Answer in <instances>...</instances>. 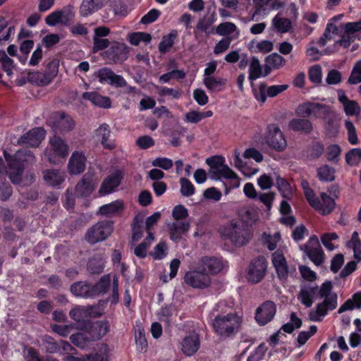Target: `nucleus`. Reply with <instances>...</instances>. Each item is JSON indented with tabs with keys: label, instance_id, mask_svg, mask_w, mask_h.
<instances>
[{
	"label": "nucleus",
	"instance_id": "obj_1",
	"mask_svg": "<svg viewBox=\"0 0 361 361\" xmlns=\"http://www.w3.org/2000/svg\"><path fill=\"white\" fill-rule=\"evenodd\" d=\"M4 157L8 165V168L5 172L8 175L13 183L19 184L25 169L24 164H32L35 160V157L29 149L18 150L13 157L4 152Z\"/></svg>",
	"mask_w": 361,
	"mask_h": 361
},
{
	"label": "nucleus",
	"instance_id": "obj_2",
	"mask_svg": "<svg viewBox=\"0 0 361 361\" xmlns=\"http://www.w3.org/2000/svg\"><path fill=\"white\" fill-rule=\"evenodd\" d=\"M242 322V317L236 312H230L216 315L212 326L217 336L226 338L235 336L239 331Z\"/></svg>",
	"mask_w": 361,
	"mask_h": 361
},
{
	"label": "nucleus",
	"instance_id": "obj_3",
	"mask_svg": "<svg viewBox=\"0 0 361 361\" xmlns=\"http://www.w3.org/2000/svg\"><path fill=\"white\" fill-rule=\"evenodd\" d=\"M225 159L221 156H214L207 159L206 163L209 166V176L211 179L219 180L221 177L231 179V188H238L240 185L237 174L228 166L224 164Z\"/></svg>",
	"mask_w": 361,
	"mask_h": 361
},
{
	"label": "nucleus",
	"instance_id": "obj_4",
	"mask_svg": "<svg viewBox=\"0 0 361 361\" xmlns=\"http://www.w3.org/2000/svg\"><path fill=\"white\" fill-rule=\"evenodd\" d=\"M226 232L228 238L237 247L245 245L252 238L248 226L241 220L232 221Z\"/></svg>",
	"mask_w": 361,
	"mask_h": 361
},
{
	"label": "nucleus",
	"instance_id": "obj_5",
	"mask_svg": "<svg viewBox=\"0 0 361 361\" xmlns=\"http://www.w3.org/2000/svg\"><path fill=\"white\" fill-rule=\"evenodd\" d=\"M113 231L114 221L109 220L99 221L87 229L85 239L89 243L95 244L108 238Z\"/></svg>",
	"mask_w": 361,
	"mask_h": 361
},
{
	"label": "nucleus",
	"instance_id": "obj_6",
	"mask_svg": "<svg viewBox=\"0 0 361 361\" xmlns=\"http://www.w3.org/2000/svg\"><path fill=\"white\" fill-rule=\"evenodd\" d=\"M331 113L330 106L310 102L299 104L295 109V114L304 118H326Z\"/></svg>",
	"mask_w": 361,
	"mask_h": 361
},
{
	"label": "nucleus",
	"instance_id": "obj_7",
	"mask_svg": "<svg viewBox=\"0 0 361 361\" xmlns=\"http://www.w3.org/2000/svg\"><path fill=\"white\" fill-rule=\"evenodd\" d=\"M268 262L264 256H258L249 264L246 270V279L249 282L257 283L266 275Z\"/></svg>",
	"mask_w": 361,
	"mask_h": 361
},
{
	"label": "nucleus",
	"instance_id": "obj_8",
	"mask_svg": "<svg viewBox=\"0 0 361 361\" xmlns=\"http://www.w3.org/2000/svg\"><path fill=\"white\" fill-rule=\"evenodd\" d=\"M300 248L316 266H320L323 264L324 252L316 235L311 236L308 242L301 245Z\"/></svg>",
	"mask_w": 361,
	"mask_h": 361
},
{
	"label": "nucleus",
	"instance_id": "obj_9",
	"mask_svg": "<svg viewBox=\"0 0 361 361\" xmlns=\"http://www.w3.org/2000/svg\"><path fill=\"white\" fill-rule=\"evenodd\" d=\"M101 55L110 63H121L128 59V48L124 43L113 42Z\"/></svg>",
	"mask_w": 361,
	"mask_h": 361
},
{
	"label": "nucleus",
	"instance_id": "obj_10",
	"mask_svg": "<svg viewBox=\"0 0 361 361\" xmlns=\"http://www.w3.org/2000/svg\"><path fill=\"white\" fill-rule=\"evenodd\" d=\"M323 302L317 305L316 310L310 312V320L314 322H320L322 317L325 316L328 311L336 309L337 306V295L334 293L331 295L324 297Z\"/></svg>",
	"mask_w": 361,
	"mask_h": 361
},
{
	"label": "nucleus",
	"instance_id": "obj_11",
	"mask_svg": "<svg viewBox=\"0 0 361 361\" xmlns=\"http://www.w3.org/2000/svg\"><path fill=\"white\" fill-rule=\"evenodd\" d=\"M110 325L107 320L87 322L85 323V331L88 341H96L101 339L109 331Z\"/></svg>",
	"mask_w": 361,
	"mask_h": 361
},
{
	"label": "nucleus",
	"instance_id": "obj_12",
	"mask_svg": "<svg viewBox=\"0 0 361 361\" xmlns=\"http://www.w3.org/2000/svg\"><path fill=\"white\" fill-rule=\"evenodd\" d=\"M52 128L55 133L71 131L75 126L72 117L64 112H55L52 114Z\"/></svg>",
	"mask_w": 361,
	"mask_h": 361
},
{
	"label": "nucleus",
	"instance_id": "obj_13",
	"mask_svg": "<svg viewBox=\"0 0 361 361\" xmlns=\"http://www.w3.org/2000/svg\"><path fill=\"white\" fill-rule=\"evenodd\" d=\"M97 184L94 173L88 171L75 185V195L78 197H89L94 190Z\"/></svg>",
	"mask_w": 361,
	"mask_h": 361
},
{
	"label": "nucleus",
	"instance_id": "obj_14",
	"mask_svg": "<svg viewBox=\"0 0 361 361\" xmlns=\"http://www.w3.org/2000/svg\"><path fill=\"white\" fill-rule=\"evenodd\" d=\"M185 283L195 288H205L211 284V279L202 269V271H190L184 276Z\"/></svg>",
	"mask_w": 361,
	"mask_h": 361
},
{
	"label": "nucleus",
	"instance_id": "obj_15",
	"mask_svg": "<svg viewBox=\"0 0 361 361\" xmlns=\"http://www.w3.org/2000/svg\"><path fill=\"white\" fill-rule=\"evenodd\" d=\"M95 75L101 83H106L115 87H123L127 85L126 80L120 75L116 74L111 68H100Z\"/></svg>",
	"mask_w": 361,
	"mask_h": 361
},
{
	"label": "nucleus",
	"instance_id": "obj_16",
	"mask_svg": "<svg viewBox=\"0 0 361 361\" xmlns=\"http://www.w3.org/2000/svg\"><path fill=\"white\" fill-rule=\"evenodd\" d=\"M267 143L277 151H282L286 147V142L279 127L276 124L268 126Z\"/></svg>",
	"mask_w": 361,
	"mask_h": 361
},
{
	"label": "nucleus",
	"instance_id": "obj_17",
	"mask_svg": "<svg viewBox=\"0 0 361 361\" xmlns=\"http://www.w3.org/2000/svg\"><path fill=\"white\" fill-rule=\"evenodd\" d=\"M276 307L274 302L268 300L264 302L256 310L255 319L260 325H265L274 317Z\"/></svg>",
	"mask_w": 361,
	"mask_h": 361
},
{
	"label": "nucleus",
	"instance_id": "obj_18",
	"mask_svg": "<svg viewBox=\"0 0 361 361\" xmlns=\"http://www.w3.org/2000/svg\"><path fill=\"white\" fill-rule=\"evenodd\" d=\"M45 133L43 128H34L21 136L18 139V143L32 147H38L42 140L44 138Z\"/></svg>",
	"mask_w": 361,
	"mask_h": 361
},
{
	"label": "nucleus",
	"instance_id": "obj_19",
	"mask_svg": "<svg viewBox=\"0 0 361 361\" xmlns=\"http://www.w3.org/2000/svg\"><path fill=\"white\" fill-rule=\"evenodd\" d=\"M86 166V157L82 152H74L69 159L68 171L72 175H78L82 173Z\"/></svg>",
	"mask_w": 361,
	"mask_h": 361
},
{
	"label": "nucleus",
	"instance_id": "obj_20",
	"mask_svg": "<svg viewBox=\"0 0 361 361\" xmlns=\"http://www.w3.org/2000/svg\"><path fill=\"white\" fill-rule=\"evenodd\" d=\"M317 291L318 286L316 285H303L301 286L300 291L298 295V299L306 307H310L314 302V298Z\"/></svg>",
	"mask_w": 361,
	"mask_h": 361
},
{
	"label": "nucleus",
	"instance_id": "obj_21",
	"mask_svg": "<svg viewBox=\"0 0 361 361\" xmlns=\"http://www.w3.org/2000/svg\"><path fill=\"white\" fill-rule=\"evenodd\" d=\"M190 228V224L188 221H175L169 225L170 238L178 243L180 240L182 235L188 233Z\"/></svg>",
	"mask_w": 361,
	"mask_h": 361
},
{
	"label": "nucleus",
	"instance_id": "obj_22",
	"mask_svg": "<svg viewBox=\"0 0 361 361\" xmlns=\"http://www.w3.org/2000/svg\"><path fill=\"white\" fill-rule=\"evenodd\" d=\"M121 179L122 176L118 171L109 175L102 182L99 193L105 195L112 192L120 185Z\"/></svg>",
	"mask_w": 361,
	"mask_h": 361
},
{
	"label": "nucleus",
	"instance_id": "obj_23",
	"mask_svg": "<svg viewBox=\"0 0 361 361\" xmlns=\"http://www.w3.org/2000/svg\"><path fill=\"white\" fill-rule=\"evenodd\" d=\"M202 270L207 274H216L224 268L221 259L217 257H204L201 259Z\"/></svg>",
	"mask_w": 361,
	"mask_h": 361
},
{
	"label": "nucleus",
	"instance_id": "obj_24",
	"mask_svg": "<svg viewBox=\"0 0 361 361\" xmlns=\"http://www.w3.org/2000/svg\"><path fill=\"white\" fill-rule=\"evenodd\" d=\"M338 101L343 104L345 112L348 116L357 115L360 112V107L355 100H350L342 90L337 91Z\"/></svg>",
	"mask_w": 361,
	"mask_h": 361
},
{
	"label": "nucleus",
	"instance_id": "obj_25",
	"mask_svg": "<svg viewBox=\"0 0 361 361\" xmlns=\"http://www.w3.org/2000/svg\"><path fill=\"white\" fill-rule=\"evenodd\" d=\"M109 0H82L80 14L86 17L104 6Z\"/></svg>",
	"mask_w": 361,
	"mask_h": 361
},
{
	"label": "nucleus",
	"instance_id": "obj_26",
	"mask_svg": "<svg viewBox=\"0 0 361 361\" xmlns=\"http://www.w3.org/2000/svg\"><path fill=\"white\" fill-rule=\"evenodd\" d=\"M71 292L76 297L93 298L92 287L86 281H78L73 283L70 287Z\"/></svg>",
	"mask_w": 361,
	"mask_h": 361
},
{
	"label": "nucleus",
	"instance_id": "obj_27",
	"mask_svg": "<svg viewBox=\"0 0 361 361\" xmlns=\"http://www.w3.org/2000/svg\"><path fill=\"white\" fill-rule=\"evenodd\" d=\"M82 98L100 108L109 109L111 106V101L109 97L102 96L96 92H85L82 94Z\"/></svg>",
	"mask_w": 361,
	"mask_h": 361
},
{
	"label": "nucleus",
	"instance_id": "obj_28",
	"mask_svg": "<svg viewBox=\"0 0 361 361\" xmlns=\"http://www.w3.org/2000/svg\"><path fill=\"white\" fill-rule=\"evenodd\" d=\"M200 348V338L196 334L186 336L182 342V351L188 356L195 354Z\"/></svg>",
	"mask_w": 361,
	"mask_h": 361
},
{
	"label": "nucleus",
	"instance_id": "obj_29",
	"mask_svg": "<svg viewBox=\"0 0 361 361\" xmlns=\"http://www.w3.org/2000/svg\"><path fill=\"white\" fill-rule=\"evenodd\" d=\"M288 127L293 131L310 134L313 130L312 123L307 118H293L289 121Z\"/></svg>",
	"mask_w": 361,
	"mask_h": 361
},
{
	"label": "nucleus",
	"instance_id": "obj_30",
	"mask_svg": "<svg viewBox=\"0 0 361 361\" xmlns=\"http://www.w3.org/2000/svg\"><path fill=\"white\" fill-rule=\"evenodd\" d=\"M123 209L124 204L123 201L116 200L100 207L97 214L107 217H111L120 214Z\"/></svg>",
	"mask_w": 361,
	"mask_h": 361
},
{
	"label": "nucleus",
	"instance_id": "obj_31",
	"mask_svg": "<svg viewBox=\"0 0 361 361\" xmlns=\"http://www.w3.org/2000/svg\"><path fill=\"white\" fill-rule=\"evenodd\" d=\"M43 177L47 184L56 186L64 181L66 173L58 169H47L43 171Z\"/></svg>",
	"mask_w": 361,
	"mask_h": 361
},
{
	"label": "nucleus",
	"instance_id": "obj_32",
	"mask_svg": "<svg viewBox=\"0 0 361 361\" xmlns=\"http://www.w3.org/2000/svg\"><path fill=\"white\" fill-rule=\"evenodd\" d=\"M110 134V127L106 123L102 124L94 131L95 137H97L98 140H101L102 146L104 148L111 149L115 147V145L109 140Z\"/></svg>",
	"mask_w": 361,
	"mask_h": 361
},
{
	"label": "nucleus",
	"instance_id": "obj_33",
	"mask_svg": "<svg viewBox=\"0 0 361 361\" xmlns=\"http://www.w3.org/2000/svg\"><path fill=\"white\" fill-rule=\"evenodd\" d=\"M321 200H319L318 207L314 208L319 211L322 215H327L332 212L336 206L334 200L326 192H322Z\"/></svg>",
	"mask_w": 361,
	"mask_h": 361
},
{
	"label": "nucleus",
	"instance_id": "obj_34",
	"mask_svg": "<svg viewBox=\"0 0 361 361\" xmlns=\"http://www.w3.org/2000/svg\"><path fill=\"white\" fill-rule=\"evenodd\" d=\"M51 149L59 157L64 158L68 155V145L66 142L59 137L54 136L50 141Z\"/></svg>",
	"mask_w": 361,
	"mask_h": 361
},
{
	"label": "nucleus",
	"instance_id": "obj_35",
	"mask_svg": "<svg viewBox=\"0 0 361 361\" xmlns=\"http://www.w3.org/2000/svg\"><path fill=\"white\" fill-rule=\"evenodd\" d=\"M27 80L38 86H46L51 82L50 78L47 75L46 73L38 71L28 73Z\"/></svg>",
	"mask_w": 361,
	"mask_h": 361
},
{
	"label": "nucleus",
	"instance_id": "obj_36",
	"mask_svg": "<svg viewBox=\"0 0 361 361\" xmlns=\"http://www.w3.org/2000/svg\"><path fill=\"white\" fill-rule=\"evenodd\" d=\"M111 285V277L109 274L103 276L98 283L92 285L94 297L101 293H105Z\"/></svg>",
	"mask_w": 361,
	"mask_h": 361
},
{
	"label": "nucleus",
	"instance_id": "obj_37",
	"mask_svg": "<svg viewBox=\"0 0 361 361\" xmlns=\"http://www.w3.org/2000/svg\"><path fill=\"white\" fill-rule=\"evenodd\" d=\"M273 27L277 32L285 33L290 30L291 28V21L286 18H281L276 15L271 21Z\"/></svg>",
	"mask_w": 361,
	"mask_h": 361
},
{
	"label": "nucleus",
	"instance_id": "obj_38",
	"mask_svg": "<svg viewBox=\"0 0 361 361\" xmlns=\"http://www.w3.org/2000/svg\"><path fill=\"white\" fill-rule=\"evenodd\" d=\"M203 83L208 90L211 92H219L221 87L225 85V80L221 78L205 77Z\"/></svg>",
	"mask_w": 361,
	"mask_h": 361
},
{
	"label": "nucleus",
	"instance_id": "obj_39",
	"mask_svg": "<svg viewBox=\"0 0 361 361\" xmlns=\"http://www.w3.org/2000/svg\"><path fill=\"white\" fill-rule=\"evenodd\" d=\"M276 185L283 198L287 200L290 199L293 194L292 188L286 179L280 176H277L276 179Z\"/></svg>",
	"mask_w": 361,
	"mask_h": 361
},
{
	"label": "nucleus",
	"instance_id": "obj_40",
	"mask_svg": "<svg viewBox=\"0 0 361 361\" xmlns=\"http://www.w3.org/2000/svg\"><path fill=\"white\" fill-rule=\"evenodd\" d=\"M338 27L332 23H328L325 30L321 37L319 39L317 43L320 47H324L328 40H331L334 35L337 34Z\"/></svg>",
	"mask_w": 361,
	"mask_h": 361
},
{
	"label": "nucleus",
	"instance_id": "obj_41",
	"mask_svg": "<svg viewBox=\"0 0 361 361\" xmlns=\"http://www.w3.org/2000/svg\"><path fill=\"white\" fill-rule=\"evenodd\" d=\"M262 74V70L259 61L257 57L253 56L249 68V80L252 82L253 80L259 78Z\"/></svg>",
	"mask_w": 361,
	"mask_h": 361
},
{
	"label": "nucleus",
	"instance_id": "obj_42",
	"mask_svg": "<svg viewBox=\"0 0 361 361\" xmlns=\"http://www.w3.org/2000/svg\"><path fill=\"white\" fill-rule=\"evenodd\" d=\"M335 169L328 165H324L318 169V177L322 181L331 182L334 180Z\"/></svg>",
	"mask_w": 361,
	"mask_h": 361
},
{
	"label": "nucleus",
	"instance_id": "obj_43",
	"mask_svg": "<svg viewBox=\"0 0 361 361\" xmlns=\"http://www.w3.org/2000/svg\"><path fill=\"white\" fill-rule=\"evenodd\" d=\"M73 6L69 4L59 10L61 16V23L63 25H68L74 18Z\"/></svg>",
	"mask_w": 361,
	"mask_h": 361
},
{
	"label": "nucleus",
	"instance_id": "obj_44",
	"mask_svg": "<svg viewBox=\"0 0 361 361\" xmlns=\"http://www.w3.org/2000/svg\"><path fill=\"white\" fill-rule=\"evenodd\" d=\"M186 76V74L183 70H172L166 73L161 75L159 80L161 83H166L171 79H184Z\"/></svg>",
	"mask_w": 361,
	"mask_h": 361
},
{
	"label": "nucleus",
	"instance_id": "obj_45",
	"mask_svg": "<svg viewBox=\"0 0 361 361\" xmlns=\"http://www.w3.org/2000/svg\"><path fill=\"white\" fill-rule=\"evenodd\" d=\"M176 37V33L171 32L168 35L164 36L159 44V50L161 53L164 54L169 51L173 45L174 39Z\"/></svg>",
	"mask_w": 361,
	"mask_h": 361
},
{
	"label": "nucleus",
	"instance_id": "obj_46",
	"mask_svg": "<svg viewBox=\"0 0 361 361\" xmlns=\"http://www.w3.org/2000/svg\"><path fill=\"white\" fill-rule=\"evenodd\" d=\"M325 121V129L330 135H335L338 131V122L334 113L331 111L330 115L326 118H324Z\"/></svg>",
	"mask_w": 361,
	"mask_h": 361
},
{
	"label": "nucleus",
	"instance_id": "obj_47",
	"mask_svg": "<svg viewBox=\"0 0 361 361\" xmlns=\"http://www.w3.org/2000/svg\"><path fill=\"white\" fill-rule=\"evenodd\" d=\"M268 348L266 345L262 343H261L255 351L250 354L247 361H263L265 358V355Z\"/></svg>",
	"mask_w": 361,
	"mask_h": 361
},
{
	"label": "nucleus",
	"instance_id": "obj_48",
	"mask_svg": "<svg viewBox=\"0 0 361 361\" xmlns=\"http://www.w3.org/2000/svg\"><path fill=\"white\" fill-rule=\"evenodd\" d=\"M180 194L184 197H190L195 193V187L192 183L186 178H181L180 180Z\"/></svg>",
	"mask_w": 361,
	"mask_h": 361
},
{
	"label": "nucleus",
	"instance_id": "obj_49",
	"mask_svg": "<svg viewBox=\"0 0 361 361\" xmlns=\"http://www.w3.org/2000/svg\"><path fill=\"white\" fill-rule=\"evenodd\" d=\"M345 161L348 165L356 166L361 161V149L354 148L345 154Z\"/></svg>",
	"mask_w": 361,
	"mask_h": 361
},
{
	"label": "nucleus",
	"instance_id": "obj_50",
	"mask_svg": "<svg viewBox=\"0 0 361 361\" xmlns=\"http://www.w3.org/2000/svg\"><path fill=\"white\" fill-rule=\"evenodd\" d=\"M237 30L236 25L231 22H225L219 24L216 28V34L221 36L228 35Z\"/></svg>",
	"mask_w": 361,
	"mask_h": 361
},
{
	"label": "nucleus",
	"instance_id": "obj_51",
	"mask_svg": "<svg viewBox=\"0 0 361 361\" xmlns=\"http://www.w3.org/2000/svg\"><path fill=\"white\" fill-rule=\"evenodd\" d=\"M285 62V59L277 53H273L265 59V63L270 64L274 69H279Z\"/></svg>",
	"mask_w": 361,
	"mask_h": 361
},
{
	"label": "nucleus",
	"instance_id": "obj_52",
	"mask_svg": "<svg viewBox=\"0 0 361 361\" xmlns=\"http://www.w3.org/2000/svg\"><path fill=\"white\" fill-rule=\"evenodd\" d=\"M71 341L76 346L80 348H85L87 345L88 341L87 336L85 333H77L70 336Z\"/></svg>",
	"mask_w": 361,
	"mask_h": 361
},
{
	"label": "nucleus",
	"instance_id": "obj_53",
	"mask_svg": "<svg viewBox=\"0 0 361 361\" xmlns=\"http://www.w3.org/2000/svg\"><path fill=\"white\" fill-rule=\"evenodd\" d=\"M87 311L85 306H77L69 312V316L74 321L80 322L87 318Z\"/></svg>",
	"mask_w": 361,
	"mask_h": 361
},
{
	"label": "nucleus",
	"instance_id": "obj_54",
	"mask_svg": "<svg viewBox=\"0 0 361 361\" xmlns=\"http://www.w3.org/2000/svg\"><path fill=\"white\" fill-rule=\"evenodd\" d=\"M348 82L351 85L361 82V60L358 61L353 66Z\"/></svg>",
	"mask_w": 361,
	"mask_h": 361
},
{
	"label": "nucleus",
	"instance_id": "obj_55",
	"mask_svg": "<svg viewBox=\"0 0 361 361\" xmlns=\"http://www.w3.org/2000/svg\"><path fill=\"white\" fill-rule=\"evenodd\" d=\"M308 77L310 80L315 84H319L322 82V68L319 65H315L309 70Z\"/></svg>",
	"mask_w": 361,
	"mask_h": 361
},
{
	"label": "nucleus",
	"instance_id": "obj_56",
	"mask_svg": "<svg viewBox=\"0 0 361 361\" xmlns=\"http://www.w3.org/2000/svg\"><path fill=\"white\" fill-rule=\"evenodd\" d=\"M167 249L166 243L160 242L154 247V250L150 252V255L154 259H161L166 257Z\"/></svg>",
	"mask_w": 361,
	"mask_h": 361
},
{
	"label": "nucleus",
	"instance_id": "obj_57",
	"mask_svg": "<svg viewBox=\"0 0 361 361\" xmlns=\"http://www.w3.org/2000/svg\"><path fill=\"white\" fill-rule=\"evenodd\" d=\"M135 342L138 350L142 353L146 352L148 344L143 329H139L137 334H135Z\"/></svg>",
	"mask_w": 361,
	"mask_h": 361
},
{
	"label": "nucleus",
	"instance_id": "obj_58",
	"mask_svg": "<svg viewBox=\"0 0 361 361\" xmlns=\"http://www.w3.org/2000/svg\"><path fill=\"white\" fill-rule=\"evenodd\" d=\"M92 52L97 53L99 51L104 50L110 45V42L108 39L102 37H93Z\"/></svg>",
	"mask_w": 361,
	"mask_h": 361
},
{
	"label": "nucleus",
	"instance_id": "obj_59",
	"mask_svg": "<svg viewBox=\"0 0 361 361\" xmlns=\"http://www.w3.org/2000/svg\"><path fill=\"white\" fill-rule=\"evenodd\" d=\"M317 331V326L312 325L310 327L309 331L300 332L297 338V341L298 343V347H300L301 345H304L312 336L316 334Z\"/></svg>",
	"mask_w": 361,
	"mask_h": 361
},
{
	"label": "nucleus",
	"instance_id": "obj_60",
	"mask_svg": "<svg viewBox=\"0 0 361 361\" xmlns=\"http://www.w3.org/2000/svg\"><path fill=\"white\" fill-rule=\"evenodd\" d=\"M173 310L172 305L163 306L157 314L159 319L169 325V317L172 316Z\"/></svg>",
	"mask_w": 361,
	"mask_h": 361
},
{
	"label": "nucleus",
	"instance_id": "obj_61",
	"mask_svg": "<svg viewBox=\"0 0 361 361\" xmlns=\"http://www.w3.org/2000/svg\"><path fill=\"white\" fill-rule=\"evenodd\" d=\"M87 270L93 274H99L104 270V264L101 260L92 259L87 263Z\"/></svg>",
	"mask_w": 361,
	"mask_h": 361
},
{
	"label": "nucleus",
	"instance_id": "obj_62",
	"mask_svg": "<svg viewBox=\"0 0 361 361\" xmlns=\"http://www.w3.org/2000/svg\"><path fill=\"white\" fill-rule=\"evenodd\" d=\"M188 216V209L182 204L174 207L172 211V216L176 221L183 220Z\"/></svg>",
	"mask_w": 361,
	"mask_h": 361
},
{
	"label": "nucleus",
	"instance_id": "obj_63",
	"mask_svg": "<svg viewBox=\"0 0 361 361\" xmlns=\"http://www.w3.org/2000/svg\"><path fill=\"white\" fill-rule=\"evenodd\" d=\"M276 193L274 192L260 193L257 197L259 200L262 202L266 207L267 210H270L272 206V202L275 198Z\"/></svg>",
	"mask_w": 361,
	"mask_h": 361
},
{
	"label": "nucleus",
	"instance_id": "obj_64",
	"mask_svg": "<svg viewBox=\"0 0 361 361\" xmlns=\"http://www.w3.org/2000/svg\"><path fill=\"white\" fill-rule=\"evenodd\" d=\"M155 144L152 137L149 135H143L139 137L136 140V145L141 149H148Z\"/></svg>",
	"mask_w": 361,
	"mask_h": 361
}]
</instances>
